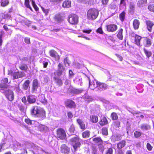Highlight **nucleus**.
Here are the masks:
<instances>
[{"label":"nucleus","mask_w":154,"mask_h":154,"mask_svg":"<svg viewBox=\"0 0 154 154\" xmlns=\"http://www.w3.org/2000/svg\"><path fill=\"white\" fill-rule=\"evenodd\" d=\"M99 14L98 10L96 9H90L87 12V18L90 20H94L97 17Z\"/></svg>","instance_id":"nucleus-1"},{"label":"nucleus","mask_w":154,"mask_h":154,"mask_svg":"<svg viewBox=\"0 0 154 154\" xmlns=\"http://www.w3.org/2000/svg\"><path fill=\"white\" fill-rule=\"evenodd\" d=\"M70 141L74 149L76 150L81 145L80 139L77 136H75L70 139Z\"/></svg>","instance_id":"nucleus-2"},{"label":"nucleus","mask_w":154,"mask_h":154,"mask_svg":"<svg viewBox=\"0 0 154 154\" xmlns=\"http://www.w3.org/2000/svg\"><path fill=\"white\" fill-rule=\"evenodd\" d=\"M8 75L12 76L13 77V79H18L24 76V74L23 72H14L11 70L8 71Z\"/></svg>","instance_id":"nucleus-3"},{"label":"nucleus","mask_w":154,"mask_h":154,"mask_svg":"<svg viewBox=\"0 0 154 154\" xmlns=\"http://www.w3.org/2000/svg\"><path fill=\"white\" fill-rule=\"evenodd\" d=\"M68 21L72 24H76L78 21V17L75 14H71L68 17Z\"/></svg>","instance_id":"nucleus-4"},{"label":"nucleus","mask_w":154,"mask_h":154,"mask_svg":"<svg viewBox=\"0 0 154 154\" xmlns=\"http://www.w3.org/2000/svg\"><path fill=\"white\" fill-rule=\"evenodd\" d=\"M6 97L10 101H12L14 99V94L13 91L10 90L8 89L4 93Z\"/></svg>","instance_id":"nucleus-5"},{"label":"nucleus","mask_w":154,"mask_h":154,"mask_svg":"<svg viewBox=\"0 0 154 154\" xmlns=\"http://www.w3.org/2000/svg\"><path fill=\"white\" fill-rule=\"evenodd\" d=\"M57 137L61 139H65L66 135L65 131L62 128L58 129L57 131Z\"/></svg>","instance_id":"nucleus-6"},{"label":"nucleus","mask_w":154,"mask_h":154,"mask_svg":"<svg viewBox=\"0 0 154 154\" xmlns=\"http://www.w3.org/2000/svg\"><path fill=\"white\" fill-rule=\"evenodd\" d=\"M49 52L51 56L56 61L59 62L60 56L58 53L54 50H51Z\"/></svg>","instance_id":"nucleus-7"},{"label":"nucleus","mask_w":154,"mask_h":154,"mask_svg":"<svg viewBox=\"0 0 154 154\" xmlns=\"http://www.w3.org/2000/svg\"><path fill=\"white\" fill-rule=\"evenodd\" d=\"M96 83L97 84L96 88L98 89L99 90L102 91L105 90L107 87L105 83L100 82L95 80Z\"/></svg>","instance_id":"nucleus-8"},{"label":"nucleus","mask_w":154,"mask_h":154,"mask_svg":"<svg viewBox=\"0 0 154 154\" xmlns=\"http://www.w3.org/2000/svg\"><path fill=\"white\" fill-rule=\"evenodd\" d=\"M117 26L114 24H110L106 26V28L108 32H114L117 29Z\"/></svg>","instance_id":"nucleus-9"},{"label":"nucleus","mask_w":154,"mask_h":154,"mask_svg":"<svg viewBox=\"0 0 154 154\" xmlns=\"http://www.w3.org/2000/svg\"><path fill=\"white\" fill-rule=\"evenodd\" d=\"M65 70V68L63 64L59 63L58 66V69L57 71V75H60L64 72Z\"/></svg>","instance_id":"nucleus-10"},{"label":"nucleus","mask_w":154,"mask_h":154,"mask_svg":"<svg viewBox=\"0 0 154 154\" xmlns=\"http://www.w3.org/2000/svg\"><path fill=\"white\" fill-rule=\"evenodd\" d=\"M65 104L66 107L70 108H75L76 105L74 102L72 100H67L65 102Z\"/></svg>","instance_id":"nucleus-11"},{"label":"nucleus","mask_w":154,"mask_h":154,"mask_svg":"<svg viewBox=\"0 0 154 154\" xmlns=\"http://www.w3.org/2000/svg\"><path fill=\"white\" fill-rule=\"evenodd\" d=\"M61 152L64 154H68L70 151V148L65 144H63L61 147Z\"/></svg>","instance_id":"nucleus-12"},{"label":"nucleus","mask_w":154,"mask_h":154,"mask_svg":"<svg viewBox=\"0 0 154 154\" xmlns=\"http://www.w3.org/2000/svg\"><path fill=\"white\" fill-rule=\"evenodd\" d=\"M59 76L55 75V76L53 77V80L54 83L56 84L57 85L61 86L63 84V82Z\"/></svg>","instance_id":"nucleus-13"},{"label":"nucleus","mask_w":154,"mask_h":154,"mask_svg":"<svg viewBox=\"0 0 154 154\" xmlns=\"http://www.w3.org/2000/svg\"><path fill=\"white\" fill-rule=\"evenodd\" d=\"M7 84L1 83L0 84V91L3 93H4L6 91H8L7 88L8 87Z\"/></svg>","instance_id":"nucleus-14"},{"label":"nucleus","mask_w":154,"mask_h":154,"mask_svg":"<svg viewBox=\"0 0 154 154\" xmlns=\"http://www.w3.org/2000/svg\"><path fill=\"white\" fill-rule=\"evenodd\" d=\"M38 83L37 79H34L32 82V91L33 92L37 91L38 87Z\"/></svg>","instance_id":"nucleus-15"},{"label":"nucleus","mask_w":154,"mask_h":154,"mask_svg":"<svg viewBox=\"0 0 154 154\" xmlns=\"http://www.w3.org/2000/svg\"><path fill=\"white\" fill-rule=\"evenodd\" d=\"M45 117V112L42 108H39V120H42Z\"/></svg>","instance_id":"nucleus-16"},{"label":"nucleus","mask_w":154,"mask_h":154,"mask_svg":"<svg viewBox=\"0 0 154 154\" xmlns=\"http://www.w3.org/2000/svg\"><path fill=\"white\" fill-rule=\"evenodd\" d=\"M146 23L148 30L149 32H151L152 27L154 25L153 22L150 20H146Z\"/></svg>","instance_id":"nucleus-17"},{"label":"nucleus","mask_w":154,"mask_h":154,"mask_svg":"<svg viewBox=\"0 0 154 154\" xmlns=\"http://www.w3.org/2000/svg\"><path fill=\"white\" fill-rule=\"evenodd\" d=\"M74 82L76 84L82 85V77L80 76H77L74 79Z\"/></svg>","instance_id":"nucleus-18"},{"label":"nucleus","mask_w":154,"mask_h":154,"mask_svg":"<svg viewBox=\"0 0 154 154\" xmlns=\"http://www.w3.org/2000/svg\"><path fill=\"white\" fill-rule=\"evenodd\" d=\"M89 88L90 89L94 90V89H95L96 88L97 84L95 85L96 81H92L91 82L90 80L89 79Z\"/></svg>","instance_id":"nucleus-19"},{"label":"nucleus","mask_w":154,"mask_h":154,"mask_svg":"<svg viewBox=\"0 0 154 154\" xmlns=\"http://www.w3.org/2000/svg\"><path fill=\"white\" fill-rule=\"evenodd\" d=\"M39 129L41 132L46 133L49 131L48 128L46 126L39 125Z\"/></svg>","instance_id":"nucleus-20"},{"label":"nucleus","mask_w":154,"mask_h":154,"mask_svg":"<svg viewBox=\"0 0 154 154\" xmlns=\"http://www.w3.org/2000/svg\"><path fill=\"white\" fill-rule=\"evenodd\" d=\"M91 139H92L94 143L97 144L98 145H101L103 143V141L100 137L91 138Z\"/></svg>","instance_id":"nucleus-21"},{"label":"nucleus","mask_w":154,"mask_h":154,"mask_svg":"<svg viewBox=\"0 0 154 154\" xmlns=\"http://www.w3.org/2000/svg\"><path fill=\"white\" fill-rule=\"evenodd\" d=\"M126 145V141L125 140H122L118 143L117 145L118 149H120L124 147Z\"/></svg>","instance_id":"nucleus-22"},{"label":"nucleus","mask_w":154,"mask_h":154,"mask_svg":"<svg viewBox=\"0 0 154 154\" xmlns=\"http://www.w3.org/2000/svg\"><path fill=\"white\" fill-rule=\"evenodd\" d=\"M31 114L35 116H38V106H33L32 110L31 111Z\"/></svg>","instance_id":"nucleus-23"},{"label":"nucleus","mask_w":154,"mask_h":154,"mask_svg":"<svg viewBox=\"0 0 154 154\" xmlns=\"http://www.w3.org/2000/svg\"><path fill=\"white\" fill-rule=\"evenodd\" d=\"M27 100L30 103H32L35 102L36 100L34 96L29 95L27 97Z\"/></svg>","instance_id":"nucleus-24"},{"label":"nucleus","mask_w":154,"mask_h":154,"mask_svg":"<svg viewBox=\"0 0 154 154\" xmlns=\"http://www.w3.org/2000/svg\"><path fill=\"white\" fill-rule=\"evenodd\" d=\"M77 122L80 125L81 128L82 130L85 129V125L84 122L80 119H78Z\"/></svg>","instance_id":"nucleus-25"},{"label":"nucleus","mask_w":154,"mask_h":154,"mask_svg":"<svg viewBox=\"0 0 154 154\" xmlns=\"http://www.w3.org/2000/svg\"><path fill=\"white\" fill-rule=\"evenodd\" d=\"M71 1L66 0L63 2L62 7L63 8H69L71 6Z\"/></svg>","instance_id":"nucleus-26"},{"label":"nucleus","mask_w":154,"mask_h":154,"mask_svg":"<svg viewBox=\"0 0 154 154\" xmlns=\"http://www.w3.org/2000/svg\"><path fill=\"white\" fill-rule=\"evenodd\" d=\"M140 22L139 20L137 19L134 20L133 22V26L134 29H138L140 25Z\"/></svg>","instance_id":"nucleus-27"},{"label":"nucleus","mask_w":154,"mask_h":154,"mask_svg":"<svg viewBox=\"0 0 154 154\" xmlns=\"http://www.w3.org/2000/svg\"><path fill=\"white\" fill-rule=\"evenodd\" d=\"M123 29L121 28L118 31V34L117 35V38L120 40H122L123 39V36L122 35Z\"/></svg>","instance_id":"nucleus-28"},{"label":"nucleus","mask_w":154,"mask_h":154,"mask_svg":"<svg viewBox=\"0 0 154 154\" xmlns=\"http://www.w3.org/2000/svg\"><path fill=\"white\" fill-rule=\"evenodd\" d=\"M140 128L143 130H147L150 129V126L146 124H141L140 125Z\"/></svg>","instance_id":"nucleus-29"},{"label":"nucleus","mask_w":154,"mask_h":154,"mask_svg":"<svg viewBox=\"0 0 154 154\" xmlns=\"http://www.w3.org/2000/svg\"><path fill=\"white\" fill-rule=\"evenodd\" d=\"M30 81L29 80H26L23 85V88L25 90H27L30 84Z\"/></svg>","instance_id":"nucleus-30"},{"label":"nucleus","mask_w":154,"mask_h":154,"mask_svg":"<svg viewBox=\"0 0 154 154\" xmlns=\"http://www.w3.org/2000/svg\"><path fill=\"white\" fill-rule=\"evenodd\" d=\"M41 59L40 63H42L44 68H46L48 65V60L45 58H42Z\"/></svg>","instance_id":"nucleus-31"},{"label":"nucleus","mask_w":154,"mask_h":154,"mask_svg":"<svg viewBox=\"0 0 154 154\" xmlns=\"http://www.w3.org/2000/svg\"><path fill=\"white\" fill-rule=\"evenodd\" d=\"M90 121L93 123H95L98 121V119L97 116H91L90 117Z\"/></svg>","instance_id":"nucleus-32"},{"label":"nucleus","mask_w":154,"mask_h":154,"mask_svg":"<svg viewBox=\"0 0 154 154\" xmlns=\"http://www.w3.org/2000/svg\"><path fill=\"white\" fill-rule=\"evenodd\" d=\"M126 13L123 11L119 15V18L122 22H123L125 19Z\"/></svg>","instance_id":"nucleus-33"},{"label":"nucleus","mask_w":154,"mask_h":154,"mask_svg":"<svg viewBox=\"0 0 154 154\" xmlns=\"http://www.w3.org/2000/svg\"><path fill=\"white\" fill-rule=\"evenodd\" d=\"M141 38V37L139 35H137L135 37V42L137 45H140V42Z\"/></svg>","instance_id":"nucleus-34"},{"label":"nucleus","mask_w":154,"mask_h":154,"mask_svg":"<svg viewBox=\"0 0 154 154\" xmlns=\"http://www.w3.org/2000/svg\"><path fill=\"white\" fill-rule=\"evenodd\" d=\"M135 4L134 3L131 2L129 5V12L131 14L133 13L134 11V9Z\"/></svg>","instance_id":"nucleus-35"},{"label":"nucleus","mask_w":154,"mask_h":154,"mask_svg":"<svg viewBox=\"0 0 154 154\" xmlns=\"http://www.w3.org/2000/svg\"><path fill=\"white\" fill-rule=\"evenodd\" d=\"M107 123V121L105 117H103L99 122V124L101 125H106Z\"/></svg>","instance_id":"nucleus-36"},{"label":"nucleus","mask_w":154,"mask_h":154,"mask_svg":"<svg viewBox=\"0 0 154 154\" xmlns=\"http://www.w3.org/2000/svg\"><path fill=\"white\" fill-rule=\"evenodd\" d=\"M90 132L88 131H86L82 133V137L84 138H87L89 137Z\"/></svg>","instance_id":"nucleus-37"},{"label":"nucleus","mask_w":154,"mask_h":154,"mask_svg":"<svg viewBox=\"0 0 154 154\" xmlns=\"http://www.w3.org/2000/svg\"><path fill=\"white\" fill-rule=\"evenodd\" d=\"M102 134L103 135L107 136L108 135V129L107 128L103 127L102 129Z\"/></svg>","instance_id":"nucleus-38"},{"label":"nucleus","mask_w":154,"mask_h":154,"mask_svg":"<svg viewBox=\"0 0 154 154\" xmlns=\"http://www.w3.org/2000/svg\"><path fill=\"white\" fill-rule=\"evenodd\" d=\"M9 4L8 0H2L1 2V5L2 7H5Z\"/></svg>","instance_id":"nucleus-39"},{"label":"nucleus","mask_w":154,"mask_h":154,"mask_svg":"<svg viewBox=\"0 0 154 154\" xmlns=\"http://www.w3.org/2000/svg\"><path fill=\"white\" fill-rule=\"evenodd\" d=\"M111 117L112 120H116L118 118V116L116 113L112 112L111 114Z\"/></svg>","instance_id":"nucleus-40"},{"label":"nucleus","mask_w":154,"mask_h":154,"mask_svg":"<svg viewBox=\"0 0 154 154\" xmlns=\"http://www.w3.org/2000/svg\"><path fill=\"white\" fill-rule=\"evenodd\" d=\"M20 68L24 71H26L28 67L26 64H22L19 66Z\"/></svg>","instance_id":"nucleus-41"},{"label":"nucleus","mask_w":154,"mask_h":154,"mask_svg":"<svg viewBox=\"0 0 154 154\" xmlns=\"http://www.w3.org/2000/svg\"><path fill=\"white\" fill-rule=\"evenodd\" d=\"M64 63L66 66H69V60L68 58L66 57L64 60Z\"/></svg>","instance_id":"nucleus-42"},{"label":"nucleus","mask_w":154,"mask_h":154,"mask_svg":"<svg viewBox=\"0 0 154 154\" xmlns=\"http://www.w3.org/2000/svg\"><path fill=\"white\" fill-rule=\"evenodd\" d=\"M75 130V127L73 125H71L69 129V131L71 133H73Z\"/></svg>","instance_id":"nucleus-43"},{"label":"nucleus","mask_w":154,"mask_h":154,"mask_svg":"<svg viewBox=\"0 0 154 154\" xmlns=\"http://www.w3.org/2000/svg\"><path fill=\"white\" fill-rule=\"evenodd\" d=\"M96 32L101 34H104L102 28L100 27L98 28L96 30Z\"/></svg>","instance_id":"nucleus-44"},{"label":"nucleus","mask_w":154,"mask_h":154,"mask_svg":"<svg viewBox=\"0 0 154 154\" xmlns=\"http://www.w3.org/2000/svg\"><path fill=\"white\" fill-rule=\"evenodd\" d=\"M146 44L145 45L146 47H148L150 46L151 44V40L150 39L147 38L146 40Z\"/></svg>","instance_id":"nucleus-45"},{"label":"nucleus","mask_w":154,"mask_h":154,"mask_svg":"<svg viewBox=\"0 0 154 154\" xmlns=\"http://www.w3.org/2000/svg\"><path fill=\"white\" fill-rule=\"evenodd\" d=\"M25 5L26 7L29 9L32 10V8L29 5V0H25Z\"/></svg>","instance_id":"nucleus-46"},{"label":"nucleus","mask_w":154,"mask_h":154,"mask_svg":"<svg viewBox=\"0 0 154 154\" xmlns=\"http://www.w3.org/2000/svg\"><path fill=\"white\" fill-rule=\"evenodd\" d=\"M116 7V5L113 3H111L109 5V8L111 9H115Z\"/></svg>","instance_id":"nucleus-47"},{"label":"nucleus","mask_w":154,"mask_h":154,"mask_svg":"<svg viewBox=\"0 0 154 154\" xmlns=\"http://www.w3.org/2000/svg\"><path fill=\"white\" fill-rule=\"evenodd\" d=\"M145 53L146 54L147 57L148 58L150 57L152 54V53L150 51H147L145 49H144Z\"/></svg>","instance_id":"nucleus-48"},{"label":"nucleus","mask_w":154,"mask_h":154,"mask_svg":"<svg viewBox=\"0 0 154 154\" xmlns=\"http://www.w3.org/2000/svg\"><path fill=\"white\" fill-rule=\"evenodd\" d=\"M55 19L58 21H60L62 20L61 17L59 14H57L55 16Z\"/></svg>","instance_id":"nucleus-49"},{"label":"nucleus","mask_w":154,"mask_h":154,"mask_svg":"<svg viewBox=\"0 0 154 154\" xmlns=\"http://www.w3.org/2000/svg\"><path fill=\"white\" fill-rule=\"evenodd\" d=\"M84 90L82 89H75L74 90V92L76 94H80Z\"/></svg>","instance_id":"nucleus-50"},{"label":"nucleus","mask_w":154,"mask_h":154,"mask_svg":"<svg viewBox=\"0 0 154 154\" xmlns=\"http://www.w3.org/2000/svg\"><path fill=\"white\" fill-rule=\"evenodd\" d=\"M109 0H101V3L103 7L106 6L108 4Z\"/></svg>","instance_id":"nucleus-51"},{"label":"nucleus","mask_w":154,"mask_h":154,"mask_svg":"<svg viewBox=\"0 0 154 154\" xmlns=\"http://www.w3.org/2000/svg\"><path fill=\"white\" fill-rule=\"evenodd\" d=\"M4 32V31H1V33H0V46H1L3 42L2 38Z\"/></svg>","instance_id":"nucleus-52"},{"label":"nucleus","mask_w":154,"mask_h":154,"mask_svg":"<svg viewBox=\"0 0 154 154\" xmlns=\"http://www.w3.org/2000/svg\"><path fill=\"white\" fill-rule=\"evenodd\" d=\"M141 132L137 131H135L134 134V137L136 138L139 137L141 136Z\"/></svg>","instance_id":"nucleus-53"},{"label":"nucleus","mask_w":154,"mask_h":154,"mask_svg":"<svg viewBox=\"0 0 154 154\" xmlns=\"http://www.w3.org/2000/svg\"><path fill=\"white\" fill-rule=\"evenodd\" d=\"M18 107L21 111L22 112L24 111L25 108L24 106L22 104H19L18 105Z\"/></svg>","instance_id":"nucleus-54"},{"label":"nucleus","mask_w":154,"mask_h":154,"mask_svg":"<svg viewBox=\"0 0 154 154\" xmlns=\"http://www.w3.org/2000/svg\"><path fill=\"white\" fill-rule=\"evenodd\" d=\"M148 8L151 11H154V5H149L148 7Z\"/></svg>","instance_id":"nucleus-55"},{"label":"nucleus","mask_w":154,"mask_h":154,"mask_svg":"<svg viewBox=\"0 0 154 154\" xmlns=\"http://www.w3.org/2000/svg\"><path fill=\"white\" fill-rule=\"evenodd\" d=\"M114 124L116 127L119 128L120 126V122L118 120L114 122Z\"/></svg>","instance_id":"nucleus-56"},{"label":"nucleus","mask_w":154,"mask_h":154,"mask_svg":"<svg viewBox=\"0 0 154 154\" xmlns=\"http://www.w3.org/2000/svg\"><path fill=\"white\" fill-rule=\"evenodd\" d=\"M19 85L20 84H19L17 86H15V89L17 92L20 93L22 92V91L20 88Z\"/></svg>","instance_id":"nucleus-57"},{"label":"nucleus","mask_w":154,"mask_h":154,"mask_svg":"<svg viewBox=\"0 0 154 154\" xmlns=\"http://www.w3.org/2000/svg\"><path fill=\"white\" fill-rule=\"evenodd\" d=\"M25 122L27 124L31 125L32 124L31 120L29 119H25Z\"/></svg>","instance_id":"nucleus-58"},{"label":"nucleus","mask_w":154,"mask_h":154,"mask_svg":"<svg viewBox=\"0 0 154 154\" xmlns=\"http://www.w3.org/2000/svg\"><path fill=\"white\" fill-rule=\"evenodd\" d=\"M146 147L148 150L149 151H151L152 150V147L150 143H147L146 145Z\"/></svg>","instance_id":"nucleus-59"},{"label":"nucleus","mask_w":154,"mask_h":154,"mask_svg":"<svg viewBox=\"0 0 154 154\" xmlns=\"http://www.w3.org/2000/svg\"><path fill=\"white\" fill-rule=\"evenodd\" d=\"M24 42L26 44H30V38L28 37H26L25 38Z\"/></svg>","instance_id":"nucleus-60"},{"label":"nucleus","mask_w":154,"mask_h":154,"mask_svg":"<svg viewBox=\"0 0 154 154\" xmlns=\"http://www.w3.org/2000/svg\"><path fill=\"white\" fill-rule=\"evenodd\" d=\"M113 150L112 148H109L106 151V154H112Z\"/></svg>","instance_id":"nucleus-61"},{"label":"nucleus","mask_w":154,"mask_h":154,"mask_svg":"<svg viewBox=\"0 0 154 154\" xmlns=\"http://www.w3.org/2000/svg\"><path fill=\"white\" fill-rule=\"evenodd\" d=\"M32 5H33V7L36 10H37L38 9V7L36 5L35 2L32 0Z\"/></svg>","instance_id":"nucleus-62"},{"label":"nucleus","mask_w":154,"mask_h":154,"mask_svg":"<svg viewBox=\"0 0 154 154\" xmlns=\"http://www.w3.org/2000/svg\"><path fill=\"white\" fill-rule=\"evenodd\" d=\"M63 0H51V1L54 2V4H57Z\"/></svg>","instance_id":"nucleus-63"},{"label":"nucleus","mask_w":154,"mask_h":154,"mask_svg":"<svg viewBox=\"0 0 154 154\" xmlns=\"http://www.w3.org/2000/svg\"><path fill=\"white\" fill-rule=\"evenodd\" d=\"M43 12L46 15L48 12V10L47 9H45L42 6H40Z\"/></svg>","instance_id":"nucleus-64"}]
</instances>
